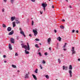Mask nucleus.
Returning <instances> with one entry per match:
<instances>
[{
  "mask_svg": "<svg viewBox=\"0 0 80 80\" xmlns=\"http://www.w3.org/2000/svg\"><path fill=\"white\" fill-rule=\"evenodd\" d=\"M25 78H28L29 77L28 76V73L26 74L25 75Z\"/></svg>",
  "mask_w": 80,
  "mask_h": 80,
  "instance_id": "nucleus-6",
  "label": "nucleus"
},
{
  "mask_svg": "<svg viewBox=\"0 0 80 80\" xmlns=\"http://www.w3.org/2000/svg\"><path fill=\"white\" fill-rule=\"evenodd\" d=\"M4 63H7V61H4Z\"/></svg>",
  "mask_w": 80,
  "mask_h": 80,
  "instance_id": "nucleus-51",
  "label": "nucleus"
},
{
  "mask_svg": "<svg viewBox=\"0 0 80 80\" xmlns=\"http://www.w3.org/2000/svg\"><path fill=\"white\" fill-rule=\"evenodd\" d=\"M76 32H77V33H78V30H77V31H76Z\"/></svg>",
  "mask_w": 80,
  "mask_h": 80,
  "instance_id": "nucleus-46",
  "label": "nucleus"
},
{
  "mask_svg": "<svg viewBox=\"0 0 80 80\" xmlns=\"http://www.w3.org/2000/svg\"><path fill=\"white\" fill-rule=\"evenodd\" d=\"M5 10V9H3L2 10V12H4V10Z\"/></svg>",
  "mask_w": 80,
  "mask_h": 80,
  "instance_id": "nucleus-39",
  "label": "nucleus"
},
{
  "mask_svg": "<svg viewBox=\"0 0 80 80\" xmlns=\"http://www.w3.org/2000/svg\"><path fill=\"white\" fill-rule=\"evenodd\" d=\"M12 25L13 27H14L16 26V24H15V22H12Z\"/></svg>",
  "mask_w": 80,
  "mask_h": 80,
  "instance_id": "nucleus-15",
  "label": "nucleus"
},
{
  "mask_svg": "<svg viewBox=\"0 0 80 80\" xmlns=\"http://www.w3.org/2000/svg\"><path fill=\"white\" fill-rule=\"evenodd\" d=\"M72 51V55H73V54H75L76 53V52L75 51V49L74 48V47H73L72 48V49L71 50Z\"/></svg>",
  "mask_w": 80,
  "mask_h": 80,
  "instance_id": "nucleus-3",
  "label": "nucleus"
},
{
  "mask_svg": "<svg viewBox=\"0 0 80 80\" xmlns=\"http://www.w3.org/2000/svg\"><path fill=\"white\" fill-rule=\"evenodd\" d=\"M22 29H21V28H19V30L20 31H22Z\"/></svg>",
  "mask_w": 80,
  "mask_h": 80,
  "instance_id": "nucleus-37",
  "label": "nucleus"
},
{
  "mask_svg": "<svg viewBox=\"0 0 80 80\" xmlns=\"http://www.w3.org/2000/svg\"><path fill=\"white\" fill-rule=\"evenodd\" d=\"M39 45H42V44L40 43H39Z\"/></svg>",
  "mask_w": 80,
  "mask_h": 80,
  "instance_id": "nucleus-58",
  "label": "nucleus"
},
{
  "mask_svg": "<svg viewBox=\"0 0 80 80\" xmlns=\"http://www.w3.org/2000/svg\"><path fill=\"white\" fill-rule=\"evenodd\" d=\"M51 0H49V1H50Z\"/></svg>",
  "mask_w": 80,
  "mask_h": 80,
  "instance_id": "nucleus-61",
  "label": "nucleus"
},
{
  "mask_svg": "<svg viewBox=\"0 0 80 80\" xmlns=\"http://www.w3.org/2000/svg\"><path fill=\"white\" fill-rule=\"evenodd\" d=\"M60 28H62V29H64V26H60Z\"/></svg>",
  "mask_w": 80,
  "mask_h": 80,
  "instance_id": "nucleus-20",
  "label": "nucleus"
},
{
  "mask_svg": "<svg viewBox=\"0 0 80 80\" xmlns=\"http://www.w3.org/2000/svg\"><path fill=\"white\" fill-rule=\"evenodd\" d=\"M28 74H30V72H28Z\"/></svg>",
  "mask_w": 80,
  "mask_h": 80,
  "instance_id": "nucleus-57",
  "label": "nucleus"
},
{
  "mask_svg": "<svg viewBox=\"0 0 80 80\" xmlns=\"http://www.w3.org/2000/svg\"><path fill=\"white\" fill-rule=\"evenodd\" d=\"M33 21H32V25H33Z\"/></svg>",
  "mask_w": 80,
  "mask_h": 80,
  "instance_id": "nucleus-30",
  "label": "nucleus"
},
{
  "mask_svg": "<svg viewBox=\"0 0 80 80\" xmlns=\"http://www.w3.org/2000/svg\"><path fill=\"white\" fill-rule=\"evenodd\" d=\"M51 41V38H49L48 39V42L49 44H50V42Z\"/></svg>",
  "mask_w": 80,
  "mask_h": 80,
  "instance_id": "nucleus-9",
  "label": "nucleus"
},
{
  "mask_svg": "<svg viewBox=\"0 0 80 80\" xmlns=\"http://www.w3.org/2000/svg\"><path fill=\"white\" fill-rule=\"evenodd\" d=\"M67 2H68V0H66Z\"/></svg>",
  "mask_w": 80,
  "mask_h": 80,
  "instance_id": "nucleus-59",
  "label": "nucleus"
},
{
  "mask_svg": "<svg viewBox=\"0 0 80 80\" xmlns=\"http://www.w3.org/2000/svg\"><path fill=\"white\" fill-rule=\"evenodd\" d=\"M72 65H70L69 69L71 70H69V73L70 74V77H72Z\"/></svg>",
  "mask_w": 80,
  "mask_h": 80,
  "instance_id": "nucleus-2",
  "label": "nucleus"
},
{
  "mask_svg": "<svg viewBox=\"0 0 80 80\" xmlns=\"http://www.w3.org/2000/svg\"><path fill=\"white\" fill-rule=\"evenodd\" d=\"M38 54L39 55V56H40V57H42V54H41V52H39L38 53Z\"/></svg>",
  "mask_w": 80,
  "mask_h": 80,
  "instance_id": "nucleus-26",
  "label": "nucleus"
},
{
  "mask_svg": "<svg viewBox=\"0 0 80 80\" xmlns=\"http://www.w3.org/2000/svg\"><path fill=\"white\" fill-rule=\"evenodd\" d=\"M13 31H12L9 33L8 35H13Z\"/></svg>",
  "mask_w": 80,
  "mask_h": 80,
  "instance_id": "nucleus-11",
  "label": "nucleus"
},
{
  "mask_svg": "<svg viewBox=\"0 0 80 80\" xmlns=\"http://www.w3.org/2000/svg\"><path fill=\"white\" fill-rule=\"evenodd\" d=\"M32 76H33V78H34V79H35V80H37V77H36V76L35 75L32 74Z\"/></svg>",
  "mask_w": 80,
  "mask_h": 80,
  "instance_id": "nucleus-13",
  "label": "nucleus"
},
{
  "mask_svg": "<svg viewBox=\"0 0 80 80\" xmlns=\"http://www.w3.org/2000/svg\"><path fill=\"white\" fill-rule=\"evenodd\" d=\"M54 32L55 33H57V30L56 29L54 30Z\"/></svg>",
  "mask_w": 80,
  "mask_h": 80,
  "instance_id": "nucleus-38",
  "label": "nucleus"
},
{
  "mask_svg": "<svg viewBox=\"0 0 80 80\" xmlns=\"http://www.w3.org/2000/svg\"><path fill=\"white\" fill-rule=\"evenodd\" d=\"M42 5L43 7H46L47 6V4L42 3Z\"/></svg>",
  "mask_w": 80,
  "mask_h": 80,
  "instance_id": "nucleus-10",
  "label": "nucleus"
},
{
  "mask_svg": "<svg viewBox=\"0 0 80 80\" xmlns=\"http://www.w3.org/2000/svg\"><path fill=\"white\" fill-rule=\"evenodd\" d=\"M62 22H65V20L64 19L62 20Z\"/></svg>",
  "mask_w": 80,
  "mask_h": 80,
  "instance_id": "nucleus-50",
  "label": "nucleus"
},
{
  "mask_svg": "<svg viewBox=\"0 0 80 80\" xmlns=\"http://www.w3.org/2000/svg\"><path fill=\"white\" fill-rule=\"evenodd\" d=\"M20 33L21 34H22V35H23V36H24V37H26V36L25 35V33H24V32H23V31H21L20 32Z\"/></svg>",
  "mask_w": 80,
  "mask_h": 80,
  "instance_id": "nucleus-5",
  "label": "nucleus"
},
{
  "mask_svg": "<svg viewBox=\"0 0 80 80\" xmlns=\"http://www.w3.org/2000/svg\"><path fill=\"white\" fill-rule=\"evenodd\" d=\"M44 54L45 55H47L48 54L47 53V52H45Z\"/></svg>",
  "mask_w": 80,
  "mask_h": 80,
  "instance_id": "nucleus-35",
  "label": "nucleus"
},
{
  "mask_svg": "<svg viewBox=\"0 0 80 80\" xmlns=\"http://www.w3.org/2000/svg\"><path fill=\"white\" fill-rule=\"evenodd\" d=\"M49 50H51V48L50 47L49 48Z\"/></svg>",
  "mask_w": 80,
  "mask_h": 80,
  "instance_id": "nucleus-48",
  "label": "nucleus"
},
{
  "mask_svg": "<svg viewBox=\"0 0 80 80\" xmlns=\"http://www.w3.org/2000/svg\"><path fill=\"white\" fill-rule=\"evenodd\" d=\"M7 0H3V1L4 2H7Z\"/></svg>",
  "mask_w": 80,
  "mask_h": 80,
  "instance_id": "nucleus-41",
  "label": "nucleus"
},
{
  "mask_svg": "<svg viewBox=\"0 0 80 80\" xmlns=\"http://www.w3.org/2000/svg\"><path fill=\"white\" fill-rule=\"evenodd\" d=\"M31 19H32V18H31Z\"/></svg>",
  "mask_w": 80,
  "mask_h": 80,
  "instance_id": "nucleus-64",
  "label": "nucleus"
},
{
  "mask_svg": "<svg viewBox=\"0 0 80 80\" xmlns=\"http://www.w3.org/2000/svg\"><path fill=\"white\" fill-rule=\"evenodd\" d=\"M27 45H28V47L26 45H23L22 46V48H25V49H26L25 50V52L26 54H29V52L27 51V50H30V46H29V44H28V42H27Z\"/></svg>",
  "mask_w": 80,
  "mask_h": 80,
  "instance_id": "nucleus-1",
  "label": "nucleus"
},
{
  "mask_svg": "<svg viewBox=\"0 0 80 80\" xmlns=\"http://www.w3.org/2000/svg\"><path fill=\"white\" fill-rule=\"evenodd\" d=\"M19 38V36H18L17 37V40H18L19 38Z\"/></svg>",
  "mask_w": 80,
  "mask_h": 80,
  "instance_id": "nucleus-45",
  "label": "nucleus"
},
{
  "mask_svg": "<svg viewBox=\"0 0 80 80\" xmlns=\"http://www.w3.org/2000/svg\"><path fill=\"white\" fill-rule=\"evenodd\" d=\"M40 67L41 68V69H42L43 68V67H42V65H40Z\"/></svg>",
  "mask_w": 80,
  "mask_h": 80,
  "instance_id": "nucleus-27",
  "label": "nucleus"
},
{
  "mask_svg": "<svg viewBox=\"0 0 80 80\" xmlns=\"http://www.w3.org/2000/svg\"><path fill=\"white\" fill-rule=\"evenodd\" d=\"M14 39H13V38H11V43H14Z\"/></svg>",
  "mask_w": 80,
  "mask_h": 80,
  "instance_id": "nucleus-7",
  "label": "nucleus"
},
{
  "mask_svg": "<svg viewBox=\"0 0 80 80\" xmlns=\"http://www.w3.org/2000/svg\"><path fill=\"white\" fill-rule=\"evenodd\" d=\"M12 66L13 68H17V66H16V65H14L13 64H12Z\"/></svg>",
  "mask_w": 80,
  "mask_h": 80,
  "instance_id": "nucleus-17",
  "label": "nucleus"
},
{
  "mask_svg": "<svg viewBox=\"0 0 80 80\" xmlns=\"http://www.w3.org/2000/svg\"><path fill=\"white\" fill-rule=\"evenodd\" d=\"M78 61H80V58H78Z\"/></svg>",
  "mask_w": 80,
  "mask_h": 80,
  "instance_id": "nucleus-52",
  "label": "nucleus"
},
{
  "mask_svg": "<svg viewBox=\"0 0 80 80\" xmlns=\"http://www.w3.org/2000/svg\"><path fill=\"white\" fill-rule=\"evenodd\" d=\"M67 43H65V45H67Z\"/></svg>",
  "mask_w": 80,
  "mask_h": 80,
  "instance_id": "nucleus-60",
  "label": "nucleus"
},
{
  "mask_svg": "<svg viewBox=\"0 0 80 80\" xmlns=\"http://www.w3.org/2000/svg\"><path fill=\"white\" fill-rule=\"evenodd\" d=\"M56 80H57V79H56Z\"/></svg>",
  "mask_w": 80,
  "mask_h": 80,
  "instance_id": "nucleus-63",
  "label": "nucleus"
},
{
  "mask_svg": "<svg viewBox=\"0 0 80 80\" xmlns=\"http://www.w3.org/2000/svg\"><path fill=\"white\" fill-rule=\"evenodd\" d=\"M7 30L8 32H10L12 30V28L10 27H8V28Z\"/></svg>",
  "mask_w": 80,
  "mask_h": 80,
  "instance_id": "nucleus-8",
  "label": "nucleus"
},
{
  "mask_svg": "<svg viewBox=\"0 0 80 80\" xmlns=\"http://www.w3.org/2000/svg\"><path fill=\"white\" fill-rule=\"evenodd\" d=\"M44 10H45V7H43Z\"/></svg>",
  "mask_w": 80,
  "mask_h": 80,
  "instance_id": "nucleus-47",
  "label": "nucleus"
},
{
  "mask_svg": "<svg viewBox=\"0 0 80 80\" xmlns=\"http://www.w3.org/2000/svg\"><path fill=\"white\" fill-rule=\"evenodd\" d=\"M18 72H20V71L18 70Z\"/></svg>",
  "mask_w": 80,
  "mask_h": 80,
  "instance_id": "nucleus-56",
  "label": "nucleus"
},
{
  "mask_svg": "<svg viewBox=\"0 0 80 80\" xmlns=\"http://www.w3.org/2000/svg\"><path fill=\"white\" fill-rule=\"evenodd\" d=\"M9 50H12V45L10 44H9Z\"/></svg>",
  "mask_w": 80,
  "mask_h": 80,
  "instance_id": "nucleus-12",
  "label": "nucleus"
},
{
  "mask_svg": "<svg viewBox=\"0 0 80 80\" xmlns=\"http://www.w3.org/2000/svg\"><path fill=\"white\" fill-rule=\"evenodd\" d=\"M42 63H43V64H45V63L46 62L45 61H44V60H43V62H42Z\"/></svg>",
  "mask_w": 80,
  "mask_h": 80,
  "instance_id": "nucleus-25",
  "label": "nucleus"
},
{
  "mask_svg": "<svg viewBox=\"0 0 80 80\" xmlns=\"http://www.w3.org/2000/svg\"><path fill=\"white\" fill-rule=\"evenodd\" d=\"M61 40H62V38H60V37H58V40H59V42H60V41H61Z\"/></svg>",
  "mask_w": 80,
  "mask_h": 80,
  "instance_id": "nucleus-18",
  "label": "nucleus"
},
{
  "mask_svg": "<svg viewBox=\"0 0 80 80\" xmlns=\"http://www.w3.org/2000/svg\"><path fill=\"white\" fill-rule=\"evenodd\" d=\"M2 27L3 28H5V27H7V26L5 24H2Z\"/></svg>",
  "mask_w": 80,
  "mask_h": 80,
  "instance_id": "nucleus-21",
  "label": "nucleus"
},
{
  "mask_svg": "<svg viewBox=\"0 0 80 80\" xmlns=\"http://www.w3.org/2000/svg\"><path fill=\"white\" fill-rule=\"evenodd\" d=\"M45 77H46V78L47 79H49V76L48 75H46L45 76Z\"/></svg>",
  "mask_w": 80,
  "mask_h": 80,
  "instance_id": "nucleus-19",
  "label": "nucleus"
},
{
  "mask_svg": "<svg viewBox=\"0 0 80 80\" xmlns=\"http://www.w3.org/2000/svg\"><path fill=\"white\" fill-rule=\"evenodd\" d=\"M40 13H41V14H42V13H43V12L40 11Z\"/></svg>",
  "mask_w": 80,
  "mask_h": 80,
  "instance_id": "nucleus-34",
  "label": "nucleus"
},
{
  "mask_svg": "<svg viewBox=\"0 0 80 80\" xmlns=\"http://www.w3.org/2000/svg\"><path fill=\"white\" fill-rule=\"evenodd\" d=\"M16 23L17 24H18L20 23V21H18V20H16Z\"/></svg>",
  "mask_w": 80,
  "mask_h": 80,
  "instance_id": "nucleus-16",
  "label": "nucleus"
},
{
  "mask_svg": "<svg viewBox=\"0 0 80 80\" xmlns=\"http://www.w3.org/2000/svg\"><path fill=\"white\" fill-rule=\"evenodd\" d=\"M63 70H65V66H63Z\"/></svg>",
  "mask_w": 80,
  "mask_h": 80,
  "instance_id": "nucleus-31",
  "label": "nucleus"
},
{
  "mask_svg": "<svg viewBox=\"0 0 80 80\" xmlns=\"http://www.w3.org/2000/svg\"><path fill=\"white\" fill-rule=\"evenodd\" d=\"M52 8H54V5L52 6Z\"/></svg>",
  "mask_w": 80,
  "mask_h": 80,
  "instance_id": "nucleus-44",
  "label": "nucleus"
},
{
  "mask_svg": "<svg viewBox=\"0 0 80 80\" xmlns=\"http://www.w3.org/2000/svg\"><path fill=\"white\" fill-rule=\"evenodd\" d=\"M57 40H58V38H57Z\"/></svg>",
  "mask_w": 80,
  "mask_h": 80,
  "instance_id": "nucleus-62",
  "label": "nucleus"
},
{
  "mask_svg": "<svg viewBox=\"0 0 80 80\" xmlns=\"http://www.w3.org/2000/svg\"><path fill=\"white\" fill-rule=\"evenodd\" d=\"M11 2L12 3H13V2H14V0H11Z\"/></svg>",
  "mask_w": 80,
  "mask_h": 80,
  "instance_id": "nucleus-29",
  "label": "nucleus"
},
{
  "mask_svg": "<svg viewBox=\"0 0 80 80\" xmlns=\"http://www.w3.org/2000/svg\"><path fill=\"white\" fill-rule=\"evenodd\" d=\"M63 50H64V51H66V50H67V49L64 48Z\"/></svg>",
  "mask_w": 80,
  "mask_h": 80,
  "instance_id": "nucleus-42",
  "label": "nucleus"
},
{
  "mask_svg": "<svg viewBox=\"0 0 80 80\" xmlns=\"http://www.w3.org/2000/svg\"><path fill=\"white\" fill-rule=\"evenodd\" d=\"M38 71V69H36V70L35 71V72L36 73H38V72H37Z\"/></svg>",
  "mask_w": 80,
  "mask_h": 80,
  "instance_id": "nucleus-22",
  "label": "nucleus"
},
{
  "mask_svg": "<svg viewBox=\"0 0 80 80\" xmlns=\"http://www.w3.org/2000/svg\"><path fill=\"white\" fill-rule=\"evenodd\" d=\"M68 68V67H65V68Z\"/></svg>",
  "mask_w": 80,
  "mask_h": 80,
  "instance_id": "nucleus-54",
  "label": "nucleus"
},
{
  "mask_svg": "<svg viewBox=\"0 0 80 80\" xmlns=\"http://www.w3.org/2000/svg\"><path fill=\"white\" fill-rule=\"evenodd\" d=\"M4 58H6V55H4L3 56Z\"/></svg>",
  "mask_w": 80,
  "mask_h": 80,
  "instance_id": "nucleus-40",
  "label": "nucleus"
},
{
  "mask_svg": "<svg viewBox=\"0 0 80 80\" xmlns=\"http://www.w3.org/2000/svg\"><path fill=\"white\" fill-rule=\"evenodd\" d=\"M35 46L37 48H39L38 46V45L37 44L35 45Z\"/></svg>",
  "mask_w": 80,
  "mask_h": 80,
  "instance_id": "nucleus-23",
  "label": "nucleus"
},
{
  "mask_svg": "<svg viewBox=\"0 0 80 80\" xmlns=\"http://www.w3.org/2000/svg\"><path fill=\"white\" fill-rule=\"evenodd\" d=\"M32 2H35V0H31Z\"/></svg>",
  "mask_w": 80,
  "mask_h": 80,
  "instance_id": "nucleus-33",
  "label": "nucleus"
},
{
  "mask_svg": "<svg viewBox=\"0 0 80 80\" xmlns=\"http://www.w3.org/2000/svg\"><path fill=\"white\" fill-rule=\"evenodd\" d=\"M65 47H66V45H64L63 46V48H65Z\"/></svg>",
  "mask_w": 80,
  "mask_h": 80,
  "instance_id": "nucleus-43",
  "label": "nucleus"
},
{
  "mask_svg": "<svg viewBox=\"0 0 80 80\" xmlns=\"http://www.w3.org/2000/svg\"><path fill=\"white\" fill-rule=\"evenodd\" d=\"M33 32L34 33V36H36V35L38 33V32H37V31L36 30H34L33 29Z\"/></svg>",
  "mask_w": 80,
  "mask_h": 80,
  "instance_id": "nucleus-4",
  "label": "nucleus"
},
{
  "mask_svg": "<svg viewBox=\"0 0 80 80\" xmlns=\"http://www.w3.org/2000/svg\"><path fill=\"white\" fill-rule=\"evenodd\" d=\"M15 17H12L11 18V21H12V22H13V21L14 20H15Z\"/></svg>",
  "mask_w": 80,
  "mask_h": 80,
  "instance_id": "nucleus-14",
  "label": "nucleus"
},
{
  "mask_svg": "<svg viewBox=\"0 0 80 80\" xmlns=\"http://www.w3.org/2000/svg\"><path fill=\"white\" fill-rule=\"evenodd\" d=\"M29 37H32V35H31V34H29Z\"/></svg>",
  "mask_w": 80,
  "mask_h": 80,
  "instance_id": "nucleus-49",
  "label": "nucleus"
},
{
  "mask_svg": "<svg viewBox=\"0 0 80 80\" xmlns=\"http://www.w3.org/2000/svg\"><path fill=\"white\" fill-rule=\"evenodd\" d=\"M15 56H18V54L16 52L15 54Z\"/></svg>",
  "mask_w": 80,
  "mask_h": 80,
  "instance_id": "nucleus-28",
  "label": "nucleus"
},
{
  "mask_svg": "<svg viewBox=\"0 0 80 80\" xmlns=\"http://www.w3.org/2000/svg\"><path fill=\"white\" fill-rule=\"evenodd\" d=\"M69 7L70 8H72V6H70Z\"/></svg>",
  "mask_w": 80,
  "mask_h": 80,
  "instance_id": "nucleus-55",
  "label": "nucleus"
},
{
  "mask_svg": "<svg viewBox=\"0 0 80 80\" xmlns=\"http://www.w3.org/2000/svg\"><path fill=\"white\" fill-rule=\"evenodd\" d=\"M58 62H59L60 63V62H61V61L59 59H58Z\"/></svg>",
  "mask_w": 80,
  "mask_h": 80,
  "instance_id": "nucleus-24",
  "label": "nucleus"
},
{
  "mask_svg": "<svg viewBox=\"0 0 80 80\" xmlns=\"http://www.w3.org/2000/svg\"><path fill=\"white\" fill-rule=\"evenodd\" d=\"M75 30H74V29H73V30H72V33H74V32H75Z\"/></svg>",
  "mask_w": 80,
  "mask_h": 80,
  "instance_id": "nucleus-36",
  "label": "nucleus"
},
{
  "mask_svg": "<svg viewBox=\"0 0 80 80\" xmlns=\"http://www.w3.org/2000/svg\"><path fill=\"white\" fill-rule=\"evenodd\" d=\"M57 46L58 47V43H57Z\"/></svg>",
  "mask_w": 80,
  "mask_h": 80,
  "instance_id": "nucleus-53",
  "label": "nucleus"
},
{
  "mask_svg": "<svg viewBox=\"0 0 80 80\" xmlns=\"http://www.w3.org/2000/svg\"><path fill=\"white\" fill-rule=\"evenodd\" d=\"M35 40H36V41H39V39L38 38H36L35 39Z\"/></svg>",
  "mask_w": 80,
  "mask_h": 80,
  "instance_id": "nucleus-32",
  "label": "nucleus"
}]
</instances>
